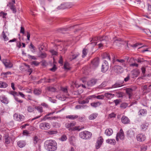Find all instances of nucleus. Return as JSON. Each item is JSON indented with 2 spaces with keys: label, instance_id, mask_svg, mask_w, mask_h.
<instances>
[{
  "label": "nucleus",
  "instance_id": "obj_38",
  "mask_svg": "<svg viewBox=\"0 0 151 151\" xmlns=\"http://www.w3.org/2000/svg\"><path fill=\"white\" fill-rule=\"evenodd\" d=\"M47 133L49 135H53L56 134L58 133V132L56 130H49L47 131Z\"/></svg>",
  "mask_w": 151,
  "mask_h": 151
},
{
  "label": "nucleus",
  "instance_id": "obj_40",
  "mask_svg": "<svg viewBox=\"0 0 151 151\" xmlns=\"http://www.w3.org/2000/svg\"><path fill=\"white\" fill-rule=\"evenodd\" d=\"M88 52V50L87 49L84 48L83 50L82 51L83 55L82 56L83 58H84L86 56Z\"/></svg>",
  "mask_w": 151,
  "mask_h": 151
},
{
  "label": "nucleus",
  "instance_id": "obj_63",
  "mask_svg": "<svg viewBox=\"0 0 151 151\" xmlns=\"http://www.w3.org/2000/svg\"><path fill=\"white\" fill-rule=\"evenodd\" d=\"M26 33H27V39L28 40H29V38L30 37V32L28 31Z\"/></svg>",
  "mask_w": 151,
  "mask_h": 151
},
{
  "label": "nucleus",
  "instance_id": "obj_53",
  "mask_svg": "<svg viewBox=\"0 0 151 151\" xmlns=\"http://www.w3.org/2000/svg\"><path fill=\"white\" fill-rule=\"evenodd\" d=\"M14 98L15 100L16 101H17L19 103H22L23 102V101L22 100L19 99L18 97H17L14 96Z\"/></svg>",
  "mask_w": 151,
  "mask_h": 151
},
{
  "label": "nucleus",
  "instance_id": "obj_36",
  "mask_svg": "<svg viewBox=\"0 0 151 151\" xmlns=\"http://www.w3.org/2000/svg\"><path fill=\"white\" fill-rule=\"evenodd\" d=\"M79 55V54L77 53L73 55L70 56V57L69 58V59L71 61L75 59Z\"/></svg>",
  "mask_w": 151,
  "mask_h": 151
},
{
  "label": "nucleus",
  "instance_id": "obj_1",
  "mask_svg": "<svg viewBox=\"0 0 151 151\" xmlns=\"http://www.w3.org/2000/svg\"><path fill=\"white\" fill-rule=\"evenodd\" d=\"M45 149L48 151H54L57 149V144L54 140H48L45 142Z\"/></svg>",
  "mask_w": 151,
  "mask_h": 151
},
{
  "label": "nucleus",
  "instance_id": "obj_58",
  "mask_svg": "<svg viewBox=\"0 0 151 151\" xmlns=\"http://www.w3.org/2000/svg\"><path fill=\"white\" fill-rule=\"evenodd\" d=\"M57 69V68L56 67V65L54 64L53 67L50 69V70L52 72H54Z\"/></svg>",
  "mask_w": 151,
  "mask_h": 151
},
{
  "label": "nucleus",
  "instance_id": "obj_5",
  "mask_svg": "<svg viewBox=\"0 0 151 151\" xmlns=\"http://www.w3.org/2000/svg\"><path fill=\"white\" fill-rule=\"evenodd\" d=\"M109 68L108 63L106 60H104V62L102 64L101 71L103 72H106Z\"/></svg>",
  "mask_w": 151,
  "mask_h": 151
},
{
  "label": "nucleus",
  "instance_id": "obj_24",
  "mask_svg": "<svg viewBox=\"0 0 151 151\" xmlns=\"http://www.w3.org/2000/svg\"><path fill=\"white\" fill-rule=\"evenodd\" d=\"M4 139H5V143L6 144H9L11 140V138L10 137H9L7 135H5L4 137Z\"/></svg>",
  "mask_w": 151,
  "mask_h": 151
},
{
  "label": "nucleus",
  "instance_id": "obj_30",
  "mask_svg": "<svg viewBox=\"0 0 151 151\" xmlns=\"http://www.w3.org/2000/svg\"><path fill=\"white\" fill-rule=\"evenodd\" d=\"M101 104L99 102H93L91 104V105L93 107L96 108L99 106Z\"/></svg>",
  "mask_w": 151,
  "mask_h": 151
},
{
  "label": "nucleus",
  "instance_id": "obj_10",
  "mask_svg": "<svg viewBox=\"0 0 151 151\" xmlns=\"http://www.w3.org/2000/svg\"><path fill=\"white\" fill-rule=\"evenodd\" d=\"M136 138L137 141L142 142L145 139L146 137L144 134H139L136 136Z\"/></svg>",
  "mask_w": 151,
  "mask_h": 151
},
{
  "label": "nucleus",
  "instance_id": "obj_51",
  "mask_svg": "<svg viewBox=\"0 0 151 151\" xmlns=\"http://www.w3.org/2000/svg\"><path fill=\"white\" fill-rule=\"evenodd\" d=\"M116 96L119 98H121L123 96L122 93L121 92H116Z\"/></svg>",
  "mask_w": 151,
  "mask_h": 151
},
{
  "label": "nucleus",
  "instance_id": "obj_25",
  "mask_svg": "<svg viewBox=\"0 0 151 151\" xmlns=\"http://www.w3.org/2000/svg\"><path fill=\"white\" fill-rule=\"evenodd\" d=\"M78 117V116L77 115H69L66 116L67 119H69L71 120H74Z\"/></svg>",
  "mask_w": 151,
  "mask_h": 151
},
{
  "label": "nucleus",
  "instance_id": "obj_39",
  "mask_svg": "<svg viewBox=\"0 0 151 151\" xmlns=\"http://www.w3.org/2000/svg\"><path fill=\"white\" fill-rule=\"evenodd\" d=\"M11 73L10 71H8L6 72H3L1 74V76L4 78H7V75H10Z\"/></svg>",
  "mask_w": 151,
  "mask_h": 151
},
{
  "label": "nucleus",
  "instance_id": "obj_18",
  "mask_svg": "<svg viewBox=\"0 0 151 151\" xmlns=\"http://www.w3.org/2000/svg\"><path fill=\"white\" fill-rule=\"evenodd\" d=\"M17 144L19 147L22 148L25 145L26 143L24 141L20 140L17 142Z\"/></svg>",
  "mask_w": 151,
  "mask_h": 151
},
{
  "label": "nucleus",
  "instance_id": "obj_20",
  "mask_svg": "<svg viewBox=\"0 0 151 151\" xmlns=\"http://www.w3.org/2000/svg\"><path fill=\"white\" fill-rule=\"evenodd\" d=\"M113 131L112 129L111 128L106 129L105 131V134L107 136L111 135L113 133Z\"/></svg>",
  "mask_w": 151,
  "mask_h": 151
},
{
  "label": "nucleus",
  "instance_id": "obj_11",
  "mask_svg": "<svg viewBox=\"0 0 151 151\" xmlns=\"http://www.w3.org/2000/svg\"><path fill=\"white\" fill-rule=\"evenodd\" d=\"M99 60L98 58L94 59L91 62L92 67H93L94 68L97 67L99 65Z\"/></svg>",
  "mask_w": 151,
  "mask_h": 151
},
{
  "label": "nucleus",
  "instance_id": "obj_12",
  "mask_svg": "<svg viewBox=\"0 0 151 151\" xmlns=\"http://www.w3.org/2000/svg\"><path fill=\"white\" fill-rule=\"evenodd\" d=\"M76 122L74 121H72L70 123H66L65 124V127L69 129V131L72 130L71 127L75 126Z\"/></svg>",
  "mask_w": 151,
  "mask_h": 151
},
{
  "label": "nucleus",
  "instance_id": "obj_49",
  "mask_svg": "<svg viewBox=\"0 0 151 151\" xmlns=\"http://www.w3.org/2000/svg\"><path fill=\"white\" fill-rule=\"evenodd\" d=\"M147 147L145 145H143L141 147V151H146L147 150Z\"/></svg>",
  "mask_w": 151,
  "mask_h": 151
},
{
  "label": "nucleus",
  "instance_id": "obj_21",
  "mask_svg": "<svg viewBox=\"0 0 151 151\" xmlns=\"http://www.w3.org/2000/svg\"><path fill=\"white\" fill-rule=\"evenodd\" d=\"M122 40L121 39L119 38H117L115 40L114 44L116 45H119L122 44Z\"/></svg>",
  "mask_w": 151,
  "mask_h": 151
},
{
  "label": "nucleus",
  "instance_id": "obj_55",
  "mask_svg": "<svg viewBox=\"0 0 151 151\" xmlns=\"http://www.w3.org/2000/svg\"><path fill=\"white\" fill-rule=\"evenodd\" d=\"M33 140L34 143L35 144H36L37 143L38 141L39 140L38 137L36 136H35L34 137Z\"/></svg>",
  "mask_w": 151,
  "mask_h": 151
},
{
  "label": "nucleus",
  "instance_id": "obj_16",
  "mask_svg": "<svg viewBox=\"0 0 151 151\" xmlns=\"http://www.w3.org/2000/svg\"><path fill=\"white\" fill-rule=\"evenodd\" d=\"M96 82V80L93 79L88 81L87 83V84L88 86L91 87L94 85Z\"/></svg>",
  "mask_w": 151,
  "mask_h": 151
},
{
  "label": "nucleus",
  "instance_id": "obj_43",
  "mask_svg": "<svg viewBox=\"0 0 151 151\" xmlns=\"http://www.w3.org/2000/svg\"><path fill=\"white\" fill-rule=\"evenodd\" d=\"M35 109H37L39 112L41 113L43 112V109L42 107L40 106H36Z\"/></svg>",
  "mask_w": 151,
  "mask_h": 151
},
{
  "label": "nucleus",
  "instance_id": "obj_48",
  "mask_svg": "<svg viewBox=\"0 0 151 151\" xmlns=\"http://www.w3.org/2000/svg\"><path fill=\"white\" fill-rule=\"evenodd\" d=\"M96 98L98 99L103 100L104 98V95H99L97 96H96Z\"/></svg>",
  "mask_w": 151,
  "mask_h": 151
},
{
  "label": "nucleus",
  "instance_id": "obj_9",
  "mask_svg": "<svg viewBox=\"0 0 151 151\" xmlns=\"http://www.w3.org/2000/svg\"><path fill=\"white\" fill-rule=\"evenodd\" d=\"M103 142V139L101 137H100L98 138L96 145V148L97 149H98L100 148Z\"/></svg>",
  "mask_w": 151,
  "mask_h": 151
},
{
  "label": "nucleus",
  "instance_id": "obj_60",
  "mask_svg": "<svg viewBox=\"0 0 151 151\" xmlns=\"http://www.w3.org/2000/svg\"><path fill=\"white\" fill-rule=\"evenodd\" d=\"M106 83H107L106 82H103L100 85V88H102L105 87V86L106 85Z\"/></svg>",
  "mask_w": 151,
  "mask_h": 151
},
{
  "label": "nucleus",
  "instance_id": "obj_62",
  "mask_svg": "<svg viewBox=\"0 0 151 151\" xmlns=\"http://www.w3.org/2000/svg\"><path fill=\"white\" fill-rule=\"evenodd\" d=\"M28 56L29 57V58L31 59H32L35 60L37 59L35 56L31 55L29 54L28 55Z\"/></svg>",
  "mask_w": 151,
  "mask_h": 151
},
{
  "label": "nucleus",
  "instance_id": "obj_31",
  "mask_svg": "<svg viewBox=\"0 0 151 151\" xmlns=\"http://www.w3.org/2000/svg\"><path fill=\"white\" fill-rule=\"evenodd\" d=\"M121 86V84L119 83H116L114 85H112V87H109L106 88L107 89H110L114 88H117L118 87H120Z\"/></svg>",
  "mask_w": 151,
  "mask_h": 151
},
{
  "label": "nucleus",
  "instance_id": "obj_61",
  "mask_svg": "<svg viewBox=\"0 0 151 151\" xmlns=\"http://www.w3.org/2000/svg\"><path fill=\"white\" fill-rule=\"evenodd\" d=\"M20 33L23 34H24V27H21L20 30Z\"/></svg>",
  "mask_w": 151,
  "mask_h": 151
},
{
  "label": "nucleus",
  "instance_id": "obj_44",
  "mask_svg": "<svg viewBox=\"0 0 151 151\" xmlns=\"http://www.w3.org/2000/svg\"><path fill=\"white\" fill-rule=\"evenodd\" d=\"M27 111L29 112H32L34 111V108L31 106H28L27 108Z\"/></svg>",
  "mask_w": 151,
  "mask_h": 151
},
{
  "label": "nucleus",
  "instance_id": "obj_57",
  "mask_svg": "<svg viewBox=\"0 0 151 151\" xmlns=\"http://www.w3.org/2000/svg\"><path fill=\"white\" fill-rule=\"evenodd\" d=\"M50 52L52 53V55H57V52L54 50L51 49L50 50Z\"/></svg>",
  "mask_w": 151,
  "mask_h": 151
},
{
  "label": "nucleus",
  "instance_id": "obj_23",
  "mask_svg": "<svg viewBox=\"0 0 151 151\" xmlns=\"http://www.w3.org/2000/svg\"><path fill=\"white\" fill-rule=\"evenodd\" d=\"M33 92L36 95H40L42 92V90L40 89L35 88L34 89Z\"/></svg>",
  "mask_w": 151,
  "mask_h": 151
},
{
  "label": "nucleus",
  "instance_id": "obj_22",
  "mask_svg": "<svg viewBox=\"0 0 151 151\" xmlns=\"http://www.w3.org/2000/svg\"><path fill=\"white\" fill-rule=\"evenodd\" d=\"M115 61H117L120 63V64L123 67L125 66V60L124 59H116Z\"/></svg>",
  "mask_w": 151,
  "mask_h": 151
},
{
  "label": "nucleus",
  "instance_id": "obj_33",
  "mask_svg": "<svg viewBox=\"0 0 151 151\" xmlns=\"http://www.w3.org/2000/svg\"><path fill=\"white\" fill-rule=\"evenodd\" d=\"M107 143L115 145L116 141L114 139H109L106 140Z\"/></svg>",
  "mask_w": 151,
  "mask_h": 151
},
{
  "label": "nucleus",
  "instance_id": "obj_42",
  "mask_svg": "<svg viewBox=\"0 0 151 151\" xmlns=\"http://www.w3.org/2000/svg\"><path fill=\"white\" fill-rule=\"evenodd\" d=\"M64 68L65 70H69L70 69L69 64L67 62L65 63L64 65Z\"/></svg>",
  "mask_w": 151,
  "mask_h": 151
},
{
  "label": "nucleus",
  "instance_id": "obj_54",
  "mask_svg": "<svg viewBox=\"0 0 151 151\" xmlns=\"http://www.w3.org/2000/svg\"><path fill=\"white\" fill-rule=\"evenodd\" d=\"M89 101L86 99L85 100H83L80 102V103L81 104H84L88 103Z\"/></svg>",
  "mask_w": 151,
  "mask_h": 151
},
{
  "label": "nucleus",
  "instance_id": "obj_17",
  "mask_svg": "<svg viewBox=\"0 0 151 151\" xmlns=\"http://www.w3.org/2000/svg\"><path fill=\"white\" fill-rule=\"evenodd\" d=\"M104 97L107 98L108 99H110L111 98H113L115 95L114 94L109 93H106L104 94Z\"/></svg>",
  "mask_w": 151,
  "mask_h": 151
},
{
  "label": "nucleus",
  "instance_id": "obj_50",
  "mask_svg": "<svg viewBox=\"0 0 151 151\" xmlns=\"http://www.w3.org/2000/svg\"><path fill=\"white\" fill-rule=\"evenodd\" d=\"M96 98V95H93L88 96L86 98V99L89 101V100L92 99L93 98Z\"/></svg>",
  "mask_w": 151,
  "mask_h": 151
},
{
  "label": "nucleus",
  "instance_id": "obj_46",
  "mask_svg": "<svg viewBox=\"0 0 151 151\" xmlns=\"http://www.w3.org/2000/svg\"><path fill=\"white\" fill-rule=\"evenodd\" d=\"M61 90L64 93L67 95H68V92L67 88L62 87L61 88Z\"/></svg>",
  "mask_w": 151,
  "mask_h": 151
},
{
  "label": "nucleus",
  "instance_id": "obj_19",
  "mask_svg": "<svg viewBox=\"0 0 151 151\" xmlns=\"http://www.w3.org/2000/svg\"><path fill=\"white\" fill-rule=\"evenodd\" d=\"M133 89L131 88H127L126 92L127 94L129 96V98L130 99L132 95Z\"/></svg>",
  "mask_w": 151,
  "mask_h": 151
},
{
  "label": "nucleus",
  "instance_id": "obj_15",
  "mask_svg": "<svg viewBox=\"0 0 151 151\" xmlns=\"http://www.w3.org/2000/svg\"><path fill=\"white\" fill-rule=\"evenodd\" d=\"M121 121L124 124H128L129 123L130 120L127 116H123L121 118Z\"/></svg>",
  "mask_w": 151,
  "mask_h": 151
},
{
  "label": "nucleus",
  "instance_id": "obj_6",
  "mask_svg": "<svg viewBox=\"0 0 151 151\" xmlns=\"http://www.w3.org/2000/svg\"><path fill=\"white\" fill-rule=\"evenodd\" d=\"M124 135L123 131L122 129H121L119 132L117 134L116 139L117 141H118L119 140V138L123 140L124 138Z\"/></svg>",
  "mask_w": 151,
  "mask_h": 151
},
{
  "label": "nucleus",
  "instance_id": "obj_13",
  "mask_svg": "<svg viewBox=\"0 0 151 151\" xmlns=\"http://www.w3.org/2000/svg\"><path fill=\"white\" fill-rule=\"evenodd\" d=\"M7 6H8L10 7V9L12 11L13 13H16L17 10L15 6L13 4L12 2H9V4H8Z\"/></svg>",
  "mask_w": 151,
  "mask_h": 151
},
{
  "label": "nucleus",
  "instance_id": "obj_64",
  "mask_svg": "<svg viewBox=\"0 0 151 151\" xmlns=\"http://www.w3.org/2000/svg\"><path fill=\"white\" fill-rule=\"evenodd\" d=\"M115 114L114 113H112L109 114V117L110 118L115 117Z\"/></svg>",
  "mask_w": 151,
  "mask_h": 151
},
{
  "label": "nucleus",
  "instance_id": "obj_52",
  "mask_svg": "<svg viewBox=\"0 0 151 151\" xmlns=\"http://www.w3.org/2000/svg\"><path fill=\"white\" fill-rule=\"evenodd\" d=\"M60 138L61 140L62 141H63L66 140L67 137L65 135L63 134L62 136Z\"/></svg>",
  "mask_w": 151,
  "mask_h": 151
},
{
  "label": "nucleus",
  "instance_id": "obj_35",
  "mask_svg": "<svg viewBox=\"0 0 151 151\" xmlns=\"http://www.w3.org/2000/svg\"><path fill=\"white\" fill-rule=\"evenodd\" d=\"M139 74V71L137 70H133L132 73V75L133 77H137Z\"/></svg>",
  "mask_w": 151,
  "mask_h": 151
},
{
  "label": "nucleus",
  "instance_id": "obj_14",
  "mask_svg": "<svg viewBox=\"0 0 151 151\" xmlns=\"http://www.w3.org/2000/svg\"><path fill=\"white\" fill-rule=\"evenodd\" d=\"M0 101L4 104H7L9 103V100L4 95L0 96Z\"/></svg>",
  "mask_w": 151,
  "mask_h": 151
},
{
  "label": "nucleus",
  "instance_id": "obj_37",
  "mask_svg": "<svg viewBox=\"0 0 151 151\" xmlns=\"http://www.w3.org/2000/svg\"><path fill=\"white\" fill-rule=\"evenodd\" d=\"M148 125L147 123L143 124L141 126V128L143 130H145L147 129Z\"/></svg>",
  "mask_w": 151,
  "mask_h": 151
},
{
  "label": "nucleus",
  "instance_id": "obj_7",
  "mask_svg": "<svg viewBox=\"0 0 151 151\" xmlns=\"http://www.w3.org/2000/svg\"><path fill=\"white\" fill-rule=\"evenodd\" d=\"M14 119L16 121H21L24 120V116L22 114L15 113L14 115Z\"/></svg>",
  "mask_w": 151,
  "mask_h": 151
},
{
  "label": "nucleus",
  "instance_id": "obj_45",
  "mask_svg": "<svg viewBox=\"0 0 151 151\" xmlns=\"http://www.w3.org/2000/svg\"><path fill=\"white\" fill-rule=\"evenodd\" d=\"M2 35L3 38L4 39L5 41H7L8 40V38L7 37L4 32V31L2 32Z\"/></svg>",
  "mask_w": 151,
  "mask_h": 151
},
{
  "label": "nucleus",
  "instance_id": "obj_47",
  "mask_svg": "<svg viewBox=\"0 0 151 151\" xmlns=\"http://www.w3.org/2000/svg\"><path fill=\"white\" fill-rule=\"evenodd\" d=\"M47 56V55L46 53L43 52H41V54L39 55L40 57L42 58H46Z\"/></svg>",
  "mask_w": 151,
  "mask_h": 151
},
{
  "label": "nucleus",
  "instance_id": "obj_59",
  "mask_svg": "<svg viewBox=\"0 0 151 151\" xmlns=\"http://www.w3.org/2000/svg\"><path fill=\"white\" fill-rule=\"evenodd\" d=\"M48 116H47L46 115L45 116L43 119H42V121H45L46 119H49L50 120L51 117H48Z\"/></svg>",
  "mask_w": 151,
  "mask_h": 151
},
{
  "label": "nucleus",
  "instance_id": "obj_28",
  "mask_svg": "<svg viewBox=\"0 0 151 151\" xmlns=\"http://www.w3.org/2000/svg\"><path fill=\"white\" fill-rule=\"evenodd\" d=\"M127 133L129 137H131L134 136V132L132 130L130 129L127 131Z\"/></svg>",
  "mask_w": 151,
  "mask_h": 151
},
{
  "label": "nucleus",
  "instance_id": "obj_4",
  "mask_svg": "<svg viewBox=\"0 0 151 151\" xmlns=\"http://www.w3.org/2000/svg\"><path fill=\"white\" fill-rule=\"evenodd\" d=\"M39 127L42 129L47 130L50 128V125L47 122H43L40 124Z\"/></svg>",
  "mask_w": 151,
  "mask_h": 151
},
{
  "label": "nucleus",
  "instance_id": "obj_3",
  "mask_svg": "<svg viewBox=\"0 0 151 151\" xmlns=\"http://www.w3.org/2000/svg\"><path fill=\"white\" fill-rule=\"evenodd\" d=\"M97 39L101 42L98 44L99 48H100L103 46L104 44L106 43V42L108 40V36L104 35L97 37Z\"/></svg>",
  "mask_w": 151,
  "mask_h": 151
},
{
  "label": "nucleus",
  "instance_id": "obj_29",
  "mask_svg": "<svg viewBox=\"0 0 151 151\" xmlns=\"http://www.w3.org/2000/svg\"><path fill=\"white\" fill-rule=\"evenodd\" d=\"M8 84L5 82L0 81V88H5L8 86Z\"/></svg>",
  "mask_w": 151,
  "mask_h": 151
},
{
  "label": "nucleus",
  "instance_id": "obj_56",
  "mask_svg": "<svg viewBox=\"0 0 151 151\" xmlns=\"http://www.w3.org/2000/svg\"><path fill=\"white\" fill-rule=\"evenodd\" d=\"M120 101L121 100L120 99H117L115 100L114 101V102L115 103L116 106L117 105H118Z\"/></svg>",
  "mask_w": 151,
  "mask_h": 151
},
{
  "label": "nucleus",
  "instance_id": "obj_26",
  "mask_svg": "<svg viewBox=\"0 0 151 151\" xmlns=\"http://www.w3.org/2000/svg\"><path fill=\"white\" fill-rule=\"evenodd\" d=\"M98 116L97 113H93L90 115L88 117V119L90 120H93L96 119Z\"/></svg>",
  "mask_w": 151,
  "mask_h": 151
},
{
  "label": "nucleus",
  "instance_id": "obj_8",
  "mask_svg": "<svg viewBox=\"0 0 151 151\" xmlns=\"http://www.w3.org/2000/svg\"><path fill=\"white\" fill-rule=\"evenodd\" d=\"M3 63L6 68H11L12 67L13 64L9 60H4Z\"/></svg>",
  "mask_w": 151,
  "mask_h": 151
},
{
  "label": "nucleus",
  "instance_id": "obj_2",
  "mask_svg": "<svg viewBox=\"0 0 151 151\" xmlns=\"http://www.w3.org/2000/svg\"><path fill=\"white\" fill-rule=\"evenodd\" d=\"M91 133L86 131L81 132L79 133L80 137L83 139H89L91 137Z\"/></svg>",
  "mask_w": 151,
  "mask_h": 151
},
{
  "label": "nucleus",
  "instance_id": "obj_32",
  "mask_svg": "<svg viewBox=\"0 0 151 151\" xmlns=\"http://www.w3.org/2000/svg\"><path fill=\"white\" fill-rule=\"evenodd\" d=\"M75 137L73 136H71L68 139L71 145H73L74 142L75 140Z\"/></svg>",
  "mask_w": 151,
  "mask_h": 151
},
{
  "label": "nucleus",
  "instance_id": "obj_27",
  "mask_svg": "<svg viewBox=\"0 0 151 151\" xmlns=\"http://www.w3.org/2000/svg\"><path fill=\"white\" fill-rule=\"evenodd\" d=\"M123 66L117 65L116 66V68L118 70V72L119 73H121L123 71Z\"/></svg>",
  "mask_w": 151,
  "mask_h": 151
},
{
  "label": "nucleus",
  "instance_id": "obj_34",
  "mask_svg": "<svg viewBox=\"0 0 151 151\" xmlns=\"http://www.w3.org/2000/svg\"><path fill=\"white\" fill-rule=\"evenodd\" d=\"M147 111L145 109H142L139 111V115L144 116L145 114H146Z\"/></svg>",
  "mask_w": 151,
  "mask_h": 151
},
{
  "label": "nucleus",
  "instance_id": "obj_41",
  "mask_svg": "<svg viewBox=\"0 0 151 151\" xmlns=\"http://www.w3.org/2000/svg\"><path fill=\"white\" fill-rule=\"evenodd\" d=\"M78 25H75L73 26L72 27H70L69 28H67V29H65V28H63L62 29V30L63 31H66L68 30H69L70 29H71L72 28H75L77 29V27H78Z\"/></svg>",
  "mask_w": 151,
  "mask_h": 151
}]
</instances>
